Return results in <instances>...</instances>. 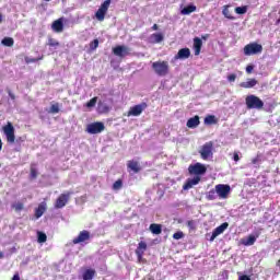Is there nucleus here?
Segmentation results:
<instances>
[{
	"mask_svg": "<svg viewBox=\"0 0 280 280\" xmlns=\"http://www.w3.org/2000/svg\"><path fill=\"white\" fill-rule=\"evenodd\" d=\"M0 23H3V15L0 14Z\"/></svg>",
	"mask_w": 280,
	"mask_h": 280,
	"instance_id": "55",
	"label": "nucleus"
},
{
	"mask_svg": "<svg viewBox=\"0 0 280 280\" xmlns=\"http://www.w3.org/2000/svg\"><path fill=\"white\" fill-rule=\"evenodd\" d=\"M200 183V176H195L194 178H188L186 183L183 185V189L185 191L191 189L194 185H198Z\"/></svg>",
	"mask_w": 280,
	"mask_h": 280,
	"instance_id": "18",
	"label": "nucleus"
},
{
	"mask_svg": "<svg viewBox=\"0 0 280 280\" xmlns=\"http://www.w3.org/2000/svg\"><path fill=\"white\" fill-rule=\"evenodd\" d=\"M235 12L236 14H246L248 12V7L247 5L236 7Z\"/></svg>",
	"mask_w": 280,
	"mask_h": 280,
	"instance_id": "38",
	"label": "nucleus"
},
{
	"mask_svg": "<svg viewBox=\"0 0 280 280\" xmlns=\"http://www.w3.org/2000/svg\"><path fill=\"white\" fill-rule=\"evenodd\" d=\"M1 43L4 47H14V38L12 37H4Z\"/></svg>",
	"mask_w": 280,
	"mask_h": 280,
	"instance_id": "29",
	"label": "nucleus"
},
{
	"mask_svg": "<svg viewBox=\"0 0 280 280\" xmlns=\"http://www.w3.org/2000/svg\"><path fill=\"white\" fill-rule=\"evenodd\" d=\"M241 89H253L257 86V81L256 79H248L247 82H241L240 83Z\"/></svg>",
	"mask_w": 280,
	"mask_h": 280,
	"instance_id": "22",
	"label": "nucleus"
},
{
	"mask_svg": "<svg viewBox=\"0 0 280 280\" xmlns=\"http://www.w3.org/2000/svg\"><path fill=\"white\" fill-rule=\"evenodd\" d=\"M194 49H195V56H200V51L202 49V39H200V37L194 38Z\"/></svg>",
	"mask_w": 280,
	"mask_h": 280,
	"instance_id": "20",
	"label": "nucleus"
},
{
	"mask_svg": "<svg viewBox=\"0 0 280 280\" xmlns=\"http://www.w3.org/2000/svg\"><path fill=\"white\" fill-rule=\"evenodd\" d=\"M245 104L248 110H261V108H264V101H261V98L255 94L247 95L245 97Z\"/></svg>",
	"mask_w": 280,
	"mask_h": 280,
	"instance_id": "1",
	"label": "nucleus"
},
{
	"mask_svg": "<svg viewBox=\"0 0 280 280\" xmlns=\"http://www.w3.org/2000/svg\"><path fill=\"white\" fill-rule=\"evenodd\" d=\"M12 280H21V276L19 275V272H15L13 275Z\"/></svg>",
	"mask_w": 280,
	"mask_h": 280,
	"instance_id": "49",
	"label": "nucleus"
},
{
	"mask_svg": "<svg viewBox=\"0 0 280 280\" xmlns=\"http://www.w3.org/2000/svg\"><path fill=\"white\" fill-rule=\"evenodd\" d=\"M214 189H217V196L222 200H226V198H229V194H231V186L228 184H218Z\"/></svg>",
	"mask_w": 280,
	"mask_h": 280,
	"instance_id": "9",
	"label": "nucleus"
},
{
	"mask_svg": "<svg viewBox=\"0 0 280 280\" xmlns=\"http://www.w3.org/2000/svg\"><path fill=\"white\" fill-rule=\"evenodd\" d=\"M149 230L151 231V233H153V235H161V233H163V228L161 226V224H156L153 223L149 226Z\"/></svg>",
	"mask_w": 280,
	"mask_h": 280,
	"instance_id": "23",
	"label": "nucleus"
},
{
	"mask_svg": "<svg viewBox=\"0 0 280 280\" xmlns=\"http://www.w3.org/2000/svg\"><path fill=\"white\" fill-rule=\"evenodd\" d=\"M145 108H148V103L145 102L135 105L127 112V117H139V115L145 110Z\"/></svg>",
	"mask_w": 280,
	"mask_h": 280,
	"instance_id": "7",
	"label": "nucleus"
},
{
	"mask_svg": "<svg viewBox=\"0 0 280 280\" xmlns=\"http://www.w3.org/2000/svg\"><path fill=\"white\" fill-rule=\"evenodd\" d=\"M1 150H3V141L0 138V152H1Z\"/></svg>",
	"mask_w": 280,
	"mask_h": 280,
	"instance_id": "54",
	"label": "nucleus"
},
{
	"mask_svg": "<svg viewBox=\"0 0 280 280\" xmlns=\"http://www.w3.org/2000/svg\"><path fill=\"white\" fill-rule=\"evenodd\" d=\"M228 80H229L230 82H235V80H237V74L232 73V74L228 75Z\"/></svg>",
	"mask_w": 280,
	"mask_h": 280,
	"instance_id": "45",
	"label": "nucleus"
},
{
	"mask_svg": "<svg viewBox=\"0 0 280 280\" xmlns=\"http://www.w3.org/2000/svg\"><path fill=\"white\" fill-rule=\"evenodd\" d=\"M259 161H261L260 155H258V156L252 159V164H253V165H257V163H259Z\"/></svg>",
	"mask_w": 280,
	"mask_h": 280,
	"instance_id": "46",
	"label": "nucleus"
},
{
	"mask_svg": "<svg viewBox=\"0 0 280 280\" xmlns=\"http://www.w3.org/2000/svg\"><path fill=\"white\" fill-rule=\"evenodd\" d=\"M199 154L202 161H209V159H213V141H208L202 144L199 149Z\"/></svg>",
	"mask_w": 280,
	"mask_h": 280,
	"instance_id": "3",
	"label": "nucleus"
},
{
	"mask_svg": "<svg viewBox=\"0 0 280 280\" xmlns=\"http://www.w3.org/2000/svg\"><path fill=\"white\" fill-rule=\"evenodd\" d=\"M243 51L245 56H256L264 51V46L261 44L250 43L244 47Z\"/></svg>",
	"mask_w": 280,
	"mask_h": 280,
	"instance_id": "4",
	"label": "nucleus"
},
{
	"mask_svg": "<svg viewBox=\"0 0 280 280\" xmlns=\"http://www.w3.org/2000/svg\"><path fill=\"white\" fill-rule=\"evenodd\" d=\"M191 56V50L189 48H182L178 50V52L175 55V60H187Z\"/></svg>",
	"mask_w": 280,
	"mask_h": 280,
	"instance_id": "17",
	"label": "nucleus"
},
{
	"mask_svg": "<svg viewBox=\"0 0 280 280\" xmlns=\"http://www.w3.org/2000/svg\"><path fill=\"white\" fill-rule=\"evenodd\" d=\"M38 177V171L36 170V164H31V178L34 180Z\"/></svg>",
	"mask_w": 280,
	"mask_h": 280,
	"instance_id": "37",
	"label": "nucleus"
},
{
	"mask_svg": "<svg viewBox=\"0 0 280 280\" xmlns=\"http://www.w3.org/2000/svg\"><path fill=\"white\" fill-rule=\"evenodd\" d=\"M48 46L49 47H60V42L50 37V38H48Z\"/></svg>",
	"mask_w": 280,
	"mask_h": 280,
	"instance_id": "42",
	"label": "nucleus"
},
{
	"mask_svg": "<svg viewBox=\"0 0 280 280\" xmlns=\"http://www.w3.org/2000/svg\"><path fill=\"white\" fill-rule=\"evenodd\" d=\"M240 280H250V277L244 275L240 277Z\"/></svg>",
	"mask_w": 280,
	"mask_h": 280,
	"instance_id": "50",
	"label": "nucleus"
},
{
	"mask_svg": "<svg viewBox=\"0 0 280 280\" xmlns=\"http://www.w3.org/2000/svg\"><path fill=\"white\" fill-rule=\"evenodd\" d=\"M205 124L208 126H212V124H218V119H215V117L213 115H208L205 118Z\"/></svg>",
	"mask_w": 280,
	"mask_h": 280,
	"instance_id": "32",
	"label": "nucleus"
},
{
	"mask_svg": "<svg viewBox=\"0 0 280 280\" xmlns=\"http://www.w3.org/2000/svg\"><path fill=\"white\" fill-rule=\"evenodd\" d=\"M233 161H235V163H237V161H240V153L238 152H234Z\"/></svg>",
	"mask_w": 280,
	"mask_h": 280,
	"instance_id": "48",
	"label": "nucleus"
},
{
	"mask_svg": "<svg viewBox=\"0 0 280 280\" xmlns=\"http://www.w3.org/2000/svg\"><path fill=\"white\" fill-rule=\"evenodd\" d=\"M164 38L165 37L162 35V33H153L150 36L151 43H154V44L163 43Z\"/></svg>",
	"mask_w": 280,
	"mask_h": 280,
	"instance_id": "24",
	"label": "nucleus"
},
{
	"mask_svg": "<svg viewBox=\"0 0 280 280\" xmlns=\"http://www.w3.org/2000/svg\"><path fill=\"white\" fill-rule=\"evenodd\" d=\"M188 172L195 176H202L203 174H207V166L200 162H197L188 166Z\"/></svg>",
	"mask_w": 280,
	"mask_h": 280,
	"instance_id": "5",
	"label": "nucleus"
},
{
	"mask_svg": "<svg viewBox=\"0 0 280 280\" xmlns=\"http://www.w3.org/2000/svg\"><path fill=\"white\" fill-rule=\"evenodd\" d=\"M187 128H198L200 126V116L196 115L186 122Z\"/></svg>",
	"mask_w": 280,
	"mask_h": 280,
	"instance_id": "19",
	"label": "nucleus"
},
{
	"mask_svg": "<svg viewBox=\"0 0 280 280\" xmlns=\"http://www.w3.org/2000/svg\"><path fill=\"white\" fill-rule=\"evenodd\" d=\"M229 8H231V5L229 4L223 7V10H222L223 16H225V19H229L230 21H235V16H233Z\"/></svg>",
	"mask_w": 280,
	"mask_h": 280,
	"instance_id": "25",
	"label": "nucleus"
},
{
	"mask_svg": "<svg viewBox=\"0 0 280 280\" xmlns=\"http://www.w3.org/2000/svg\"><path fill=\"white\" fill-rule=\"evenodd\" d=\"M45 206L39 205L38 208L35 210V218L38 220V218H43V213H45Z\"/></svg>",
	"mask_w": 280,
	"mask_h": 280,
	"instance_id": "31",
	"label": "nucleus"
},
{
	"mask_svg": "<svg viewBox=\"0 0 280 280\" xmlns=\"http://www.w3.org/2000/svg\"><path fill=\"white\" fill-rule=\"evenodd\" d=\"M152 69L160 78H165V75L170 73V62L165 60L154 61L152 63Z\"/></svg>",
	"mask_w": 280,
	"mask_h": 280,
	"instance_id": "2",
	"label": "nucleus"
},
{
	"mask_svg": "<svg viewBox=\"0 0 280 280\" xmlns=\"http://www.w3.org/2000/svg\"><path fill=\"white\" fill-rule=\"evenodd\" d=\"M97 104V96H94L86 103V108H93Z\"/></svg>",
	"mask_w": 280,
	"mask_h": 280,
	"instance_id": "43",
	"label": "nucleus"
},
{
	"mask_svg": "<svg viewBox=\"0 0 280 280\" xmlns=\"http://www.w3.org/2000/svg\"><path fill=\"white\" fill-rule=\"evenodd\" d=\"M121 187H124V180H122V179H117V180L113 184V189H114V191H119V189H121Z\"/></svg>",
	"mask_w": 280,
	"mask_h": 280,
	"instance_id": "36",
	"label": "nucleus"
},
{
	"mask_svg": "<svg viewBox=\"0 0 280 280\" xmlns=\"http://www.w3.org/2000/svg\"><path fill=\"white\" fill-rule=\"evenodd\" d=\"M98 110L101 113H108L110 110V107L104 103H98Z\"/></svg>",
	"mask_w": 280,
	"mask_h": 280,
	"instance_id": "40",
	"label": "nucleus"
},
{
	"mask_svg": "<svg viewBox=\"0 0 280 280\" xmlns=\"http://www.w3.org/2000/svg\"><path fill=\"white\" fill-rule=\"evenodd\" d=\"M257 237H259V234L255 235H249L246 240V242H244V246H253L255 244V242H257Z\"/></svg>",
	"mask_w": 280,
	"mask_h": 280,
	"instance_id": "28",
	"label": "nucleus"
},
{
	"mask_svg": "<svg viewBox=\"0 0 280 280\" xmlns=\"http://www.w3.org/2000/svg\"><path fill=\"white\" fill-rule=\"evenodd\" d=\"M44 58H45V56L42 55L37 58L25 57L24 60H25L26 65H32V62H38L39 60H43Z\"/></svg>",
	"mask_w": 280,
	"mask_h": 280,
	"instance_id": "33",
	"label": "nucleus"
},
{
	"mask_svg": "<svg viewBox=\"0 0 280 280\" xmlns=\"http://www.w3.org/2000/svg\"><path fill=\"white\" fill-rule=\"evenodd\" d=\"M11 208H13V210L16 213H21V211H23V209H25V203H23L22 201L13 202L11 205Z\"/></svg>",
	"mask_w": 280,
	"mask_h": 280,
	"instance_id": "26",
	"label": "nucleus"
},
{
	"mask_svg": "<svg viewBox=\"0 0 280 280\" xmlns=\"http://www.w3.org/2000/svg\"><path fill=\"white\" fill-rule=\"evenodd\" d=\"M183 237H185V233H183L182 231L173 234V240H183Z\"/></svg>",
	"mask_w": 280,
	"mask_h": 280,
	"instance_id": "44",
	"label": "nucleus"
},
{
	"mask_svg": "<svg viewBox=\"0 0 280 280\" xmlns=\"http://www.w3.org/2000/svg\"><path fill=\"white\" fill-rule=\"evenodd\" d=\"M49 113H51L52 115L60 113V105L58 103L51 105Z\"/></svg>",
	"mask_w": 280,
	"mask_h": 280,
	"instance_id": "39",
	"label": "nucleus"
},
{
	"mask_svg": "<svg viewBox=\"0 0 280 280\" xmlns=\"http://www.w3.org/2000/svg\"><path fill=\"white\" fill-rule=\"evenodd\" d=\"M148 250V243L141 241L138 244V247L136 248V256L138 259V264H145V258H143V255H145V252Z\"/></svg>",
	"mask_w": 280,
	"mask_h": 280,
	"instance_id": "10",
	"label": "nucleus"
},
{
	"mask_svg": "<svg viewBox=\"0 0 280 280\" xmlns=\"http://www.w3.org/2000/svg\"><path fill=\"white\" fill-rule=\"evenodd\" d=\"M71 194L73 192L68 191V192L61 194L55 202V209H62L67 207V203L69 202V200H71Z\"/></svg>",
	"mask_w": 280,
	"mask_h": 280,
	"instance_id": "11",
	"label": "nucleus"
},
{
	"mask_svg": "<svg viewBox=\"0 0 280 280\" xmlns=\"http://www.w3.org/2000/svg\"><path fill=\"white\" fill-rule=\"evenodd\" d=\"M9 97H11V100H16V96H14V94L11 91H9Z\"/></svg>",
	"mask_w": 280,
	"mask_h": 280,
	"instance_id": "52",
	"label": "nucleus"
},
{
	"mask_svg": "<svg viewBox=\"0 0 280 280\" xmlns=\"http://www.w3.org/2000/svg\"><path fill=\"white\" fill-rule=\"evenodd\" d=\"M95 277V269H86L83 272V280H93Z\"/></svg>",
	"mask_w": 280,
	"mask_h": 280,
	"instance_id": "27",
	"label": "nucleus"
},
{
	"mask_svg": "<svg viewBox=\"0 0 280 280\" xmlns=\"http://www.w3.org/2000/svg\"><path fill=\"white\" fill-rule=\"evenodd\" d=\"M37 242L39 244H45V242H47V234L43 232H37Z\"/></svg>",
	"mask_w": 280,
	"mask_h": 280,
	"instance_id": "35",
	"label": "nucleus"
},
{
	"mask_svg": "<svg viewBox=\"0 0 280 280\" xmlns=\"http://www.w3.org/2000/svg\"><path fill=\"white\" fill-rule=\"evenodd\" d=\"M108 8H110V0H105L95 13L97 21H104V19H106V12H108Z\"/></svg>",
	"mask_w": 280,
	"mask_h": 280,
	"instance_id": "12",
	"label": "nucleus"
},
{
	"mask_svg": "<svg viewBox=\"0 0 280 280\" xmlns=\"http://www.w3.org/2000/svg\"><path fill=\"white\" fill-rule=\"evenodd\" d=\"M104 130H106V126H104L102 121L92 122L86 127L89 135H100V132H104Z\"/></svg>",
	"mask_w": 280,
	"mask_h": 280,
	"instance_id": "8",
	"label": "nucleus"
},
{
	"mask_svg": "<svg viewBox=\"0 0 280 280\" xmlns=\"http://www.w3.org/2000/svg\"><path fill=\"white\" fill-rule=\"evenodd\" d=\"M151 30H152L153 32H156V30H159V24H153V26L151 27Z\"/></svg>",
	"mask_w": 280,
	"mask_h": 280,
	"instance_id": "51",
	"label": "nucleus"
},
{
	"mask_svg": "<svg viewBox=\"0 0 280 280\" xmlns=\"http://www.w3.org/2000/svg\"><path fill=\"white\" fill-rule=\"evenodd\" d=\"M114 56H118L119 58H124L125 56L130 55V48L126 46H116L113 48Z\"/></svg>",
	"mask_w": 280,
	"mask_h": 280,
	"instance_id": "14",
	"label": "nucleus"
},
{
	"mask_svg": "<svg viewBox=\"0 0 280 280\" xmlns=\"http://www.w3.org/2000/svg\"><path fill=\"white\" fill-rule=\"evenodd\" d=\"M229 229V222H224L221 225H219L218 228H215L212 231V235L210 237V242H213L215 240V237H218V235H222V233H224V230Z\"/></svg>",
	"mask_w": 280,
	"mask_h": 280,
	"instance_id": "16",
	"label": "nucleus"
},
{
	"mask_svg": "<svg viewBox=\"0 0 280 280\" xmlns=\"http://www.w3.org/2000/svg\"><path fill=\"white\" fill-rule=\"evenodd\" d=\"M255 69V66L249 65L246 67V73H253V70Z\"/></svg>",
	"mask_w": 280,
	"mask_h": 280,
	"instance_id": "47",
	"label": "nucleus"
},
{
	"mask_svg": "<svg viewBox=\"0 0 280 280\" xmlns=\"http://www.w3.org/2000/svg\"><path fill=\"white\" fill-rule=\"evenodd\" d=\"M100 47V39H94L90 43V49L95 51Z\"/></svg>",
	"mask_w": 280,
	"mask_h": 280,
	"instance_id": "41",
	"label": "nucleus"
},
{
	"mask_svg": "<svg viewBox=\"0 0 280 280\" xmlns=\"http://www.w3.org/2000/svg\"><path fill=\"white\" fill-rule=\"evenodd\" d=\"M187 226H189L190 229H192V228H194V221H188V222H187Z\"/></svg>",
	"mask_w": 280,
	"mask_h": 280,
	"instance_id": "53",
	"label": "nucleus"
},
{
	"mask_svg": "<svg viewBox=\"0 0 280 280\" xmlns=\"http://www.w3.org/2000/svg\"><path fill=\"white\" fill-rule=\"evenodd\" d=\"M2 131L5 135L8 143H14V141H16V136L14 135V125H12V122H8L5 126H3Z\"/></svg>",
	"mask_w": 280,
	"mask_h": 280,
	"instance_id": "6",
	"label": "nucleus"
},
{
	"mask_svg": "<svg viewBox=\"0 0 280 280\" xmlns=\"http://www.w3.org/2000/svg\"><path fill=\"white\" fill-rule=\"evenodd\" d=\"M128 172H133V174H139L141 172V164L137 160H129L127 162Z\"/></svg>",
	"mask_w": 280,
	"mask_h": 280,
	"instance_id": "15",
	"label": "nucleus"
},
{
	"mask_svg": "<svg viewBox=\"0 0 280 280\" xmlns=\"http://www.w3.org/2000/svg\"><path fill=\"white\" fill-rule=\"evenodd\" d=\"M191 12H196V5L194 4L187 5L182 10V14L184 15L191 14Z\"/></svg>",
	"mask_w": 280,
	"mask_h": 280,
	"instance_id": "30",
	"label": "nucleus"
},
{
	"mask_svg": "<svg viewBox=\"0 0 280 280\" xmlns=\"http://www.w3.org/2000/svg\"><path fill=\"white\" fill-rule=\"evenodd\" d=\"M51 28L54 32H62L65 30V24L62 23V19H58L55 22H52Z\"/></svg>",
	"mask_w": 280,
	"mask_h": 280,
	"instance_id": "21",
	"label": "nucleus"
},
{
	"mask_svg": "<svg viewBox=\"0 0 280 280\" xmlns=\"http://www.w3.org/2000/svg\"><path fill=\"white\" fill-rule=\"evenodd\" d=\"M207 200H215V198H218V191L217 189H211L210 191H208L207 196H206Z\"/></svg>",
	"mask_w": 280,
	"mask_h": 280,
	"instance_id": "34",
	"label": "nucleus"
},
{
	"mask_svg": "<svg viewBox=\"0 0 280 280\" xmlns=\"http://www.w3.org/2000/svg\"><path fill=\"white\" fill-rule=\"evenodd\" d=\"M89 240H91V232L83 230L72 240V244H84V242L86 243Z\"/></svg>",
	"mask_w": 280,
	"mask_h": 280,
	"instance_id": "13",
	"label": "nucleus"
},
{
	"mask_svg": "<svg viewBox=\"0 0 280 280\" xmlns=\"http://www.w3.org/2000/svg\"><path fill=\"white\" fill-rule=\"evenodd\" d=\"M0 259H3V252H0Z\"/></svg>",
	"mask_w": 280,
	"mask_h": 280,
	"instance_id": "56",
	"label": "nucleus"
}]
</instances>
